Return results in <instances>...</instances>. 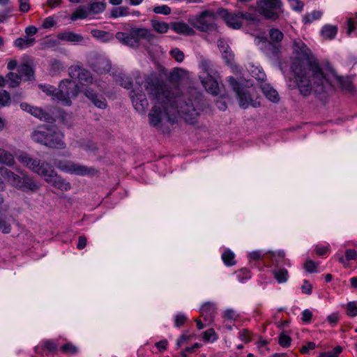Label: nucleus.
Instances as JSON below:
<instances>
[{
  "mask_svg": "<svg viewBox=\"0 0 357 357\" xmlns=\"http://www.w3.org/2000/svg\"><path fill=\"white\" fill-rule=\"evenodd\" d=\"M144 87L153 103L149 113V122L151 126L157 127L165 121L174 123L178 114L190 124L197 122L202 112L197 100L189 99L187 102L182 97L175 96L155 74L145 79Z\"/></svg>",
  "mask_w": 357,
  "mask_h": 357,
  "instance_id": "obj_1",
  "label": "nucleus"
},
{
  "mask_svg": "<svg viewBox=\"0 0 357 357\" xmlns=\"http://www.w3.org/2000/svg\"><path fill=\"white\" fill-rule=\"evenodd\" d=\"M295 82L303 96H308L312 92L321 93L331 86L330 77H326L316 61H309L307 66L303 63L294 62L291 65Z\"/></svg>",
  "mask_w": 357,
  "mask_h": 357,
  "instance_id": "obj_2",
  "label": "nucleus"
},
{
  "mask_svg": "<svg viewBox=\"0 0 357 357\" xmlns=\"http://www.w3.org/2000/svg\"><path fill=\"white\" fill-rule=\"evenodd\" d=\"M17 160L32 172L44 178V180L56 188L67 191L71 188L70 183L59 176L52 165L46 161L33 158L25 151H20L15 153Z\"/></svg>",
  "mask_w": 357,
  "mask_h": 357,
  "instance_id": "obj_3",
  "label": "nucleus"
},
{
  "mask_svg": "<svg viewBox=\"0 0 357 357\" xmlns=\"http://www.w3.org/2000/svg\"><path fill=\"white\" fill-rule=\"evenodd\" d=\"M31 139L37 144L51 149H63L66 147L63 134L55 126H38L32 131Z\"/></svg>",
  "mask_w": 357,
  "mask_h": 357,
  "instance_id": "obj_4",
  "label": "nucleus"
},
{
  "mask_svg": "<svg viewBox=\"0 0 357 357\" xmlns=\"http://www.w3.org/2000/svg\"><path fill=\"white\" fill-rule=\"evenodd\" d=\"M0 174L9 185L22 192L33 193L40 189V184L24 171L17 174L7 168L1 167Z\"/></svg>",
  "mask_w": 357,
  "mask_h": 357,
  "instance_id": "obj_5",
  "label": "nucleus"
},
{
  "mask_svg": "<svg viewBox=\"0 0 357 357\" xmlns=\"http://www.w3.org/2000/svg\"><path fill=\"white\" fill-rule=\"evenodd\" d=\"M116 38L122 44L132 48H137L139 46L142 40L152 43L155 40L156 36L149 29L133 27L130 29L129 33L117 32Z\"/></svg>",
  "mask_w": 357,
  "mask_h": 357,
  "instance_id": "obj_6",
  "label": "nucleus"
},
{
  "mask_svg": "<svg viewBox=\"0 0 357 357\" xmlns=\"http://www.w3.org/2000/svg\"><path fill=\"white\" fill-rule=\"evenodd\" d=\"M216 15L213 10H206L199 15H190L189 24L197 30L206 32L215 28Z\"/></svg>",
  "mask_w": 357,
  "mask_h": 357,
  "instance_id": "obj_7",
  "label": "nucleus"
},
{
  "mask_svg": "<svg viewBox=\"0 0 357 357\" xmlns=\"http://www.w3.org/2000/svg\"><path fill=\"white\" fill-rule=\"evenodd\" d=\"M78 93V88L75 82L71 80H63L61 82L59 88L56 89L54 100L69 106L71 105V97H75Z\"/></svg>",
  "mask_w": 357,
  "mask_h": 357,
  "instance_id": "obj_8",
  "label": "nucleus"
},
{
  "mask_svg": "<svg viewBox=\"0 0 357 357\" xmlns=\"http://www.w3.org/2000/svg\"><path fill=\"white\" fill-rule=\"evenodd\" d=\"M56 167L61 172L77 176H86L96 172L93 167L75 163L71 160H60L55 162Z\"/></svg>",
  "mask_w": 357,
  "mask_h": 357,
  "instance_id": "obj_9",
  "label": "nucleus"
},
{
  "mask_svg": "<svg viewBox=\"0 0 357 357\" xmlns=\"http://www.w3.org/2000/svg\"><path fill=\"white\" fill-rule=\"evenodd\" d=\"M228 82L232 89L236 92L241 107L247 108L250 105L257 107L260 105L259 102L252 99L248 89L243 87L234 77H229Z\"/></svg>",
  "mask_w": 357,
  "mask_h": 357,
  "instance_id": "obj_10",
  "label": "nucleus"
},
{
  "mask_svg": "<svg viewBox=\"0 0 357 357\" xmlns=\"http://www.w3.org/2000/svg\"><path fill=\"white\" fill-rule=\"evenodd\" d=\"M259 13L266 19L275 20L279 17L277 10L282 6L280 0H259L257 1Z\"/></svg>",
  "mask_w": 357,
  "mask_h": 357,
  "instance_id": "obj_11",
  "label": "nucleus"
},
{
  "mask_svg": "<svg viewBox=\"0 0 357 357\" xmlns=\"http://www.w3.org/2000/svg\"><path fill=\"white\" fill-rule=\"evenodd\" d=\"M68 74L73 79H77L82 85H89L93 82L91 73L79 66H72L68 69Z\"/></svg>",
  "mask_w": 357,
  "mask_h": 357,
  "instance_id": "obj_12",
  "label": "nucleus"
},
{
  "mask_svg": "<svg viewBox=\"0 0 357 357\" xmlns=\"http://www.w3.org/2000/svg\"><path fill=\"white\" fill-rule=\"evenodd\" d=\"M292 54L298 61L296 63H301V60H307L311 54L310 50L300 38H296L294 40L292 46Z\"/></svg>",
  "mask_w": 357,
  "mask_h": 357,
  "instance_id": "obj_13",
  "label": "nucleus"
},
{
  "mask_svg": "<svg viewBox=\"0 0 357 357\" xmlns=\"http://www.w3.org/2000/svg\"><path fill=\"white\" fill-rule=\"evenodd\" d=\"M326 77H330L331 80V86L330 88H327L326 91L331 90L333 88V82L335 81L337 82L343 90L346 91H351L353 90V84L349 77L337 75L334 70H330L329 73H326Z\"/></svg>",
  "mask_w": 357,
  "mask_h": 357,
  "instance_id": "obj_14",
  "label": "nucleus"
},
{
  "mask_svg": "<svg viewBox=\"0 0 357 357\" xmlns=\"http://www.w3.org/2000/svg\"><path fill=\"white\" fill-rule=\"evenodd\" d=\"M130 96L135 109L139 112L144 113L149 105L146 96L144 93L136 94L131 91Z\"/></svg>",
  "mask_w": 357,
  "mask_h": 357,
  "instance_id": "obj_15",
  "label": "nucleus"
},
{
  "mask_svg": "<svg viewBox=\"0 0 357 357\" xmlns=\"http://www.w3.org/2000/svg\"><path fill=\"white\" fill-rule=\"evenodd\" d=\"M170 29L178 34L184 36H193L195 33V30L189 24L183 22H174L170 23Z\"/></svg>",
  "mask_w": 357,
  "mask_h": 357,
  "instance_id": "obj_16",
  "label": "nucleus"
},
{
  "mask_svg": "<svg viewBox=\"0 0 357 357\" xmlns=\"http://www.w3.org/2000/svg\"><path fill=\"white\" fill-rule=\"evenodd\" d=\"M200 313L204 320L208 324H211L216 314L215 305L211 302L205 303L200 308Z\"/></svg>",
  "mask_w": 357,
  "mask_h": 357,
  "instance_id": "obj_17",
  "label": "nucleus"
},
{
  "mask_svg": "<svg viewBox=\"0 0 357 357\" xmlns=\"http://www.w3.org/2000/svg\"><path fill=\"white\" fill-rule=\"evenodd\" d=\"M226 24L234 29H239L241 26V22L238 17V12L236 13H228L227 10L221 12Z\"/></svg>",
  "mask_w": 357,
  "mask_h": 357,
  "instance_id": "obj_18",
  "label": "nucleus"
},
{
  "mask_svg": "<svg viewBox=\"0 0 357 357\" xmlns=\"http://www.w3.org/2000/svg\"><path fill=\"white\" fill-rule=\"evenodd\" d=\"M93 70L100 74L108 73L111 69V63L109 61L103 57L98 58L92 64Z\"/></svg>",
  "mask_w": 357,
  "mask_h": 357,
  "instance_id": "obj_19",
  "label": "nucleus"
},
{
  "mask_svg": "<svg viewBox=\"0 0 357 357\" xmlns=\"http://www.w3.org/2000/svg\"><path fill=\"white\" fill-rule=\"evenodd\" d=\"M202 84L207 92L216 96L219 93V86L218 82L212 77L211 75H207L206 78L202 79Z\"/></svg>",
  "mask_w": 357,
  "mask_h": 357,
  "instance_id": "obj_20",
  "label": "nucleus"
},
{
  "mask_svg": "<svg viewBox=\"0 0 357 357\" xmlns=\"http://www.w3.org/2000/svg\"><path fill=\"white\" fill-rule=\"evenodd\" d=\"M56 37L60 40L77 43H81L84 40V38L82 35L70 31L60 32L57 34Z\"/></svg>",
  "mask_w": 357,
  "mask_h": 357,
  "instance_id": "obj_21",
  "label": "nucleus"
},
{
  "mask_svg": "<svg viewBox=\"0 0 357 357\" xmlns=\"http://www.w3.org/2000/svg\"><path fill=\"white\" fill-rule=\"evenodd\" d=\"M84 94L97 107L100 109L106 107L107 103L105 100L102 97H99L93 90L86 89Z\"/></svg>",
  "mask_w": 357,
  "mask_h": 357,
  "instance_id": "obj_22",
  "label": "nucleus"
},
{
  "mask_svg": "<svg viewBox=\"0 0 357 357\" xmlns=\"http://www.w3.org/2000/svg\"><path fill=\"white\" fill-rule=\"evenodd\" d=\"M261 89L264 96L271 102H278L280 100L278 92L269 84H262Z\"/></svg>",
  "mask_w": 357,
  "mask_h": 357,
  "instance_id": "obj_23",
  "label": "nucleus"
},
{
  "mask_svg": "<svg viewBox=\"0 0 357 357\" xmlns=\"http://www.w3.org/2000/svg\"><path fill=\"white\" fill-rule=\"evenodd\" d=\"M18 73L22 78H24V80H31L33 79V70L32 68L26 64V63H22L20 66H18L17 68Z\"/></svg>",
  "mask_w": 357,
  "mask_h": 357,
  "instance_id": "obj_24",
  "label": "nucleus"
},
{
  "mask_svg": "<svg viewBox=\"0 0 357 357\" xmlns=\"http://www.w3.org/2000/svg\"><path fill=\"white\" fill-rule=\"evenodd\" d=\"M31 110V115L39 119L40 120L47 122L54 121V118L52 117V116L50 113L43 110L42 108L33 107V109H32Z\"/></svg>",
  "mask_w": 357,
  "mask_h": 357,
  "instance_id": "obj_25",
  "label": "nucleus"
},
{
  "mask_svg": "<svg viewBox=\"0 0 357 357\" xmlns=\"http://www.w3.org/2000/svg\"><path fill=\"white\" fill-rule=\"evenodd\" d=\"M337 33V27L336 26L326 24L321 30V36L326 40L333 39Z\"/></svg>",
  "mask_w": 357,
  "mask_h": 357,
  "instance_id": "obj_26",
  "label": "nucleus"
},
{
  "mask_svg": "<svg viewBox=\"0 0 357 357\" xmlns=\"http://www.w3.org/2000/svg\"><path fill=\"white\" fill-rule=\"evenodd\" d=\"M15 163L13 155L8 151L0 149V164L13 167Z\"/></svg>",
  "mask_w": 357,
  "mask_h": 357,
  "instance_id": "obj_27",
  "label": "nucleus"
},
{
  "mask_svg": "<svg viewBox=\"0 0 357 357\" xmlns=\"http://www.w3.org/2000/svg\"><path fill=\"white\" fill-rule=\"evenodd\" d=\"M153 29L159 33H165L170 29V24L155 20L151 21Z\"/></svg>",
  "mask_w": 357,
  "mask_h": 357,
  "instance_id": "obj_28",
  "label": "nucleus"
},
{
  "mask_svg": "<svg viewBox=\"0 0 357 357\" xmlns=\"http://www.w3.org/2000/svg\"><path fill=\"white\" fill-rule=\"evenodd\" d=\"M34 42L35 39L33 38L25 36L24 38H17L14 42V45L15 47L22 50L32 46Z\"/></svg>",
  "mask_w": 357,
  "mask_h": 357,
  "instance_id": "obj_29",
  "label": "nucleus"
},
{
  "mask_svg": "<svg viewBox=\"0 0 357 357\" xmlns=\"http://www.w3.org/2000/svg\"><path fill=\"white\" fill-rule=\"evenodd\" d=\"M272 273L278 283H284L287 281L289 273L287 269L280 268L272 271Z\"/></svg>",
  "mask_w": 357,
  "mask_h": 357,
  "instance_id": "obj_30",
  "label": "nucleus"
},
{
  "mask_svg": "<svg viewBox=\"0 0 357 357\" xmlns=\"http://www.w3.org/2000/svg\"><path fill=\"white\" fill-rule=\"evenodd\" d=\"M322 16V12L319 10H313L311 13H306L303 17V22L305 24H310L314 20L320 19Z\"/></svg>",
  "mask_w": 357,
  "mask_h": 357,
  "instance_id": "obj_31",
  "label": "nucleus"
},
{
  "mask_svg": "<svg viewBox=\"0 0 357 357\" xmlns=\"http://www.w3.org/2000/svg\"><path fill=\"white\" fill-rule=\"evenodd\" d=\"M130 14L129 8L126 6H119L114 8L111 11V17L118 18L120 17L127 16Z\"/></svg>",
  "mask_w": 357,
  "mask_h": 357,
  "instance_id": "obj_32",
  "label": "nucleus"
},
{
  "mask_svg": "<svg viewBox=\"0 0 357 357\" xmlns=\"http://www.w3.org/2000/svg\"><path fill=\"white\" fill-rule=\"evenodd\" d=\"M285 254L284 251L280 250L278 252H271L269 253V258L272 261V263L275 264L276 266L280 265V263L282 260H285L284 259Z\"/></svg>",
  "mask_w": 357,
  "mask_h": 357,
  "instance_id": "obj_33",
  "label": "nucleus"
},
{
  "mask_svg": "<svg viewBox=\"0 0 357 357\" xmlns=\"http://www.w3.org/2000/svg\"><path fill=\"white\" fill-rule=\"evenodd\" d=\"M93 36L101 39L103 42H108L113 39V36L111 33L103 31L94 29L91 31Z\"/></svg>",
  "mask_w": 357,
  "mask_h": 357,
  "instance_id": "obj_34",
  "label": "nucleus"
},
{
  "mask_svg": "<svg viewBox=\"0 0 357 357\" xmlns=\"http://www.w3.org/2000/svg\"><path fill=\"white\" fill-rule=\"evenodd\" d=\"M106 5L103 2H94L89 5V13L98 14L105 10Z\"/></svg>",
  "mask_w": 357,
  "mask_h": 357,
  "instance_id": "obj_35",
  "label": "nucleus"
},
{
  "mask_svg": "<svg viewBox=\"0 0 357 357\" xmlns=\"http://www.w3.org/2000/svg\"><path fill=\"white\" fill-rule=\"evenodd\" d=\"M222 259L225 264L228 266H233L236 264L234 254L229 250H227L223 252Z\"/></svg>",
  "mask_w": 357,
  "mask_h": 357,
  "instance_id": "obj_36",
  "label": "nucleus"
},
{
  "mask_svg": "<svg viewBox=\"0 0 357 357\" xmlns=\"http://www.w3.org/2000/svg\"><path fill=\"white\" fill-rule=\"evenodd\" d=\"M6 77L8 78V82H9L10 87L15 88L20 84L21 77L19 74L9 73Z\"/></svg>",
  "mask_w": 357,
  "mask_h": 357,
  "instance_id": "obj_37",
  "label": "nucleus"
},
{
  "mask_svg": "<svg viewBox=\"0 0 357 357\" xmlns=\"http://www.w3.org/2000/svg\"><path fill=\"white\" fill-rule=\"evenodd\" d=\"M239 318V315L233 309H227L225 311L223 319L225 321H235Z\"/></svg>",
  "mask_w": 357,
  "mask_h": 357,
  "instance_id": "obj_38",
  "label": "nucleus"
},
{
  "mask_svg": "<svg viewBox=\"0 0 357 357\" xmlns=\"http://www.w3.org/2000/svg\"><path fill=\"white\" fill-rule=\"evenodd\" d=\"M89 14V10H86L84 8L77 9L71 15L70 19L72 20H76L77 19H85Z\"/></svg>",
  "mask_w": 357,
  "mask_h": 357,
  "instance_id": "obj_39",
  "label": "nucleus"
},
{
  "mask_svg": "<svg viewBox=\"0 0 357 357\" xmlns=\"http://www.w3.org/2000/svg\"><path fill=\"white\" fill-rule=\"evenodd\" d=\"M269 36L273 42H280L283 38V33L278 29H271L269 31Z\"/></svg>",
  "mask_w": 357,
  "mask_h": 357,
  "instance_id": "obj_40",
  "label": "nucleus"
},
{
  "mask_svg": "<svg viewBox=\"0 0 357 357\" xmlns=\"http://www.w3.org/2000/svg\"><path fill=\"white\" fill-rule=\"evenodd\" d=\"M57 349V344L52 340H46L43 342V350H47L50 352H54Z\"/></svg>",
  "mask_w": 357,
  "mask_h": 357,
  "instance_id": "obj_41",
  "label": "nucleus"
},
{
  "mask_svg": "<svg viewBox=\"0 0 357 357\" xmlns=\"http://www.w3.org/2000/svg\"><path fill=\"white\" fill-rule=\"evenodd\" d=\"M61 351L64 354H75L78 349L70 342L66 343L61 347Z\"/></svg>",
  "mask_w": 357,
  "mask_h": 357,
  "instance_id": "obj_42",
  "label": "nucleus"
},
{
  "mask_svg": "<svg viewBox=\"0 0 357 357\" xmlns=\"http://www.w3.org/2000/svg\"><path fill=\"white\" fill-rule=\"evenodd\" d=\"M203 338L206 342H215L218 337L213 328H209L204 332Z\"/></svg>",
  "mask_w": 357,
  "mask_h": 357,
  "instance_id": "obj_43",
  "label": "nucleus"
},
{
  "mask_svg": "<svg viewBox=\"0 0 357 357\" xmlns=\"http://www.w3.org/2000/svg\"><path fill=\"white\" fill-rule=\"evenodd\" d=\"M10 94L5 90L0 91V107H5L10 103Z\"/></svg>",
  "mask_w": 357,
  "mask_h": 357,
  "instance_id": "obj_44",
  "label": "nucleus"
},
{
  "mask_svg": "<svg viewBox=\"0 0 357 357\" xmlns=\"http://www.w3.org/2000/svg\"><path fill=\"white\" fill-rule=\"evenodd\" d=\"M238 334V337L241 341L244 342L245 343H248L251 342L252 333L248 329H242L241 331H240Z\"/></svg>",
  "mask_w": 357,
  "mask_h": 357,
  "instance_id": "obj_45",
  "label": "nucleus"
},
{
  "mask_svg": "<svg viewBox=\"0 0 357 357\" xmlns=\"http://www.w3.org/2000/svg\"><path fill=\"white\" fill-rule=\"evenodd\" d=\"M238 281L242 282L251 277L250 271L247 268H242L236 273Z\"/></svg>",
  "mask_w": 357,
  "mask_h": 357,
  "instance_id": "obj_46",
  "label": "nucleus"
},
{
  "mask_svg": "<svg viewBox=\"0 0 357 357\" xmlns=\"http://www.w3.org/2000/svg\"><path fill=\"white\" fill-rule=\"evenodd\" d=\"M171 56L178 62H182L184 59V54L178 48H174L170 51Z\"/></svg>",
  "mask_w": 357,
  "mask_h": 357,
  "instance_id": "obj_47",
  "label": "nucleus"
},
{
  "mask_svg": "<svg viewBox=\"0 0 357 357\" xmlns=\"http://www.w3.org/2000/svg\"><path fill=\"white\" fill-rule=\"evenodd\" d=\"M342 348L337 346L332 351L324 352L320 354L319 357H337L342 352Z\"/></svg>",
  "mask_w": 357,
  "mask_h": 357,
  "instance_id": "obj_48",
  "label": "nucleus"
},
{
  "mask_svg": "<svg viewBox=\"0 0 357 357\" xmlns=\"http://www.w3.org/2000/svg\"><path fill=\"white\" fill-rule=\"evenodd\" d=\"M347 314L350 317L357 316V305L355 302H349L347 304Z\"/></svg>",
  "mask_w": 357,
  "mask_h": 357,
  "instance_id": "obj_49",
  "label": "nucleus"
},
{
  "mask_svg": "<svg viewBox=\"0 0 357 357\" xmlns=\"http://www.w3.org/2000/svg\"><path fill=\"white\" fill-rule=\"evenodd\" d=\"M153 12L157 14L169 15L171 13V8L166 5L155 6Z\"/></svg>",
  "mask_w": 357,
  "mask_h": 357,
  "instance_id": "obj_50",
  "label": "nucleus"
},
{
  "mask_svg": "<svg viewBox=\"0 0 357 357\" xmlns=\"http://www.w3.org/2000/svg\"><path fill=\"white\" fill-rule=\"evenodd\" d=\"M279 344L282 347H288L291 344V337L284 333H282L279 337Z\"/></svg>",
  "mask_w": 357,
  "mask_h": 357,
  "instance_id": "obj_51",
  "label": "nucleus"
},
{
  "mask_svg": "<svg viewBox=\"0 0 357 357\" xmlns=\"http://www.w3.org/2000/svg\"><path fill=\"white\" fill-rule=\"evenodd\" d=\"M251 73L252 76L259 81H264L266 78L265 73L258 68H253L251 70Z\"/></svg>",
  "mask_w": 357,
  "mask_h": 357,
  "instance_id": "obj_52",
  "label": "nucleus"
},
{
  "mask_svg": "<svg viewBox=\"0 0 357 357\" xmlns=\"http://www.w3.org/2000/svg\"><path fill=\"white\" fill-rule=\"evenodd\" d=\"M289 4L294 10L298 12H301L304 7V3L300 0H291Z\"/></svg>",
  "mask_w": 357,
  "mask_h": 357,
  "instance_id": "obj_53",
  "label": "nucleus"
},
{
  "mask_svg": "<svg viewBox=\"0 0 357 357\" xmlns=\"http://www.w3.org/2000/svg\"><path fill=\"white\" fill-rule=\"evenodd\" d=\"M43 91L45 92L47 96H52V98L54 97L56 88L51 85H44L40 86Z\"/></svg>",
  "mask_w": 357,
  "mask_h": 357,
  "instance_id": "obj_54",
  "label": "nucleus"
},
{
  "mask_svg": "<svg viewBox=\"0 0 357 357\" xmlns=\"http://www.w3.org/2000/svg\"><path fill=\"white\" fill-rule=\"evenodd\" d=\"M238 13L240 20H245L246 21L254 22L257 20L256 16L252 13L243 12H238Z\"/></svg>",
  "mask_w": 357,
  "mask_h": 357,
  "instance_id": "obj_55",
  "label": "nucleus"
},
{
  "mask_svg": "<svg viewBox=\"0 0 357 357\" xmlns=\"http://www.w3.org/2000/svg\"><path fill=\"white\" fill-rule=\"evenodd\" d=\"M222 54L227 64L231 65L232 61L234 60V54L231 52V49H229V50L227 51L223 52Z\"/></svg>",
  "mask_w": 357,
  "mask_h": 357,
  "instance_id": "obj_56",
  "label": "nucleus"
},
{
  "mask_svg": "<svg viewBox=\"0 0 357 357\" xmlns=\"http://www.w3.org/2000/svg\"><path fill=\"white\" fill-rule=\"evenodd\" d=\"M304 268L309 273L317 271V265L312 260H307L304 264Z\"/></svg>",
  "mask_w": 357,
  "mask_h": 357,
  "instance_id": "obj_57",
  "label": "nucleus"
},
{
  "mask_svg": "<svg viewBox=\"0 0 357 357\" xmlns=\"http://www.w3.org/2000/svg\"><path fill=\"white\" fill-rule=\"evenodd\" d=\"M10 225L5 220L0 218V230L4 234H8L10 232Z\"/></svg>",
  "mask_w": 357,
  "mask_h": 357,
  "instance_id": "obj_58",
  "label": "nucleus"
},
{
  "mask_svg": "<svg viewBox=\"0 0 357 357\" xmlns=\"http://www.w3.org/2000/svg\"><path fill=\"white\" fill-rule=\"evenodd\" d=\"M56 24V21L52 17H46L43 22L42 26L44 29H50Z\"/></svg>",
  "mask_w": 357,
  "mask_h": 357,
  "instance_id": "obj_59",
  "label": "nucleus"
},
{
  "mask_svg": "<svg viewBox=\"0 0 357 357\" xmlns=\"http://www.w3.org/2000/svg\"><path fill=\"white\" fill-rule=\"evenodd\" d=\"M312 284L307 280H304L303 284L301 287V290L303 294L310 295L312 293Z\"/></svg>",
  "mask_w": 357,
  "mask_h": 357,
  "instance_id": "obj_60",
  "label": "nucleus"
},
{
  "mask_svg": "<svg viewBox=\"0 0 357 357\" xmlns=\"http://www.w3.org/2000/svg\"><path fill=\"white\" fill-rule=\"evenodd\" d=\"M20 10L23 13H26L30 9L29 0H19Z\"/></svg>",
  "mask_w": 357,
  "mask_h": 357,
  "instance_id": "obj_61",
  "label": "nucleus"
},
{
  "mask_svg": "<svg viewBox=\"0 0 357 357\" xmlns=\"http://www.w3.org/2000/svg\"><path fill=\"white\" fill-rule=\"evenodd\" d=\"M346 260H354L357 258V252L354 249H347L345 252Z\"/></svg>",
  "mask_w": 357,
  "mask_h": 357,
  "instance_id": "obj_62",
  "label": "nucleus"
},
{
  "mask_svg": "<svg viewBox=\"0 0 357 357\" xmlns=\"http://www.w3.org/2000/svg\"><path fill=\"white\" fill-rule=\"evenodd\" d=\"M187 317L184 314H177L175 317V326L176 327H180L186 321Z\"/></svg>",
  "mask_w": 357,
  "mask_h": 357,
  "instance_id": "obj_63",
  "label": "nucleus"
},
{
  "mask_svg": "<svg viewBox=\"0 0 357 357\" xmlns=\"http://www.w3.org/2000/svg\"><path fill=\"white\" fill-rule=\"evenodd\" d=\"M340 319V316L337 313H333L327 317L328 321L332 325L335 326Z\"/></svg>",
  "mask_w": 357,
  "mask_h": 357,
  "instance_id": "obj_64",
  "label": "nucleus"
}]
</instances>
